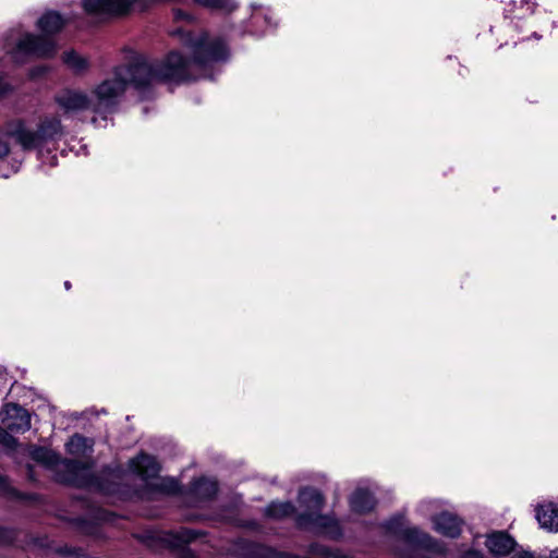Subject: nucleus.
I'll return each mask as SVG.
<instances>
[{
  "instance_id": "nucleus-4",
  "label": "nucleus",
  "mask_w": 558,
  "mask_h": 558,
  "mask_svg": "<svg viewBox=\"0 0 558 558\" xmlns=\"http://www.w3.org/2000/svg\"><path fill=\"white\" fill-rule=\"evenodd\" d=\"M3 135L13 138L23 150L36 149L41 154L46 145L61 138L63 126L58 117H45L37 130L22 120H14L5 125Z\"/></svg>"
},
{
  "instance_id": "nucleus-11",
  "label": "nucleus",
  "mask_w": 558,
  "mask_h": 558,
  "mask_svg": "<svg viewBox=\"0 0 558 558\" xmlns=\"http://www.w3.org/2000/svg\"><path fill=\"white\" fill-rule=\"evenodd\" d=\"M486 547L494 556H507L514 548V539L505 532H493L487 535Z\"/></svg>"
},
{
  "instance_id": "nucleus-12",
  "label": "nucleus",
  "mask_w": 558,
  "mask_h": 558,
  "mask_svg": "<svg viewBox=\"0 0 558 558\" xmlns=\"http://www.w3.org/2000/svg\"><path fill=\"white\" fill-rule=\"evenodd\" d=\"M375 498L372 492L366 488H356L350 497L351 511L364 514L372 511L375 507Z\"/></svg>"
},
{
  "instance_id": "nucleus-27",
  "label": "nucleus",
  "mask_w": 558,
  "mask_h": 558,
  "mask_svg": "<svg viewBox=\"0 0 558 558\" xmlns=\"http://www.w3.org/2000/svg\"><path fill=\"white\" fill-rule=\"evenodd\" d=\"M512 558H533V556L524 553V554L514 555Z\"/></svg>"
},
{
  "instance_id": "nucleus-6",
  "label": "nucleus",
  "mask_w": 558,
  "mask_h": 558,
  "mask_svg": "<svg viewBox=\"0 0 558 558\" xmlns=\"http://www.w3.org/2000/svg\"><path fill=\"white\" fill-rule=\"evenodd\" d=\"M129 471L138 476L153 490L174 495L179 493L180 486L172 477H158L160 465L153 456L140 453L129 462Z\"/></svg>"
},
{
  "instance_id": "nucleus-25",
  "label": "nucleus",
  "mask_w": 558,
  "mask_h": 558,
  "mask_svg": "<svg viewBox=\"0 0 558 558\" xmlns=\"http://www.w3.org/2000/svg\"><path fill=\"white\" fill-rule=\"evenodd\" d=\"M462 558H485L478 550H468L463 554Z\"/></svg>"
},
{
  "instance_id": "nucleus-20",
  "label": "nucleus",
  "mask_w": 558,
  "mask_h": 558,
  "mask_svg": "<svg viewBox=\"0 0 558 558\" xmlns=\"http://www.w3.org/2000/svg\"><path fill=\"white\" fill-rule=\"evenodd\" d=\"M197 5L203 8L215 10V11H223L231 12L236 8V3L233 0H193Z\"/></svg>"
},
{
  "instance_id": "nucleus-22",
  "label": "nucleus",
  "mask_w": 558,
  "mask_h": 558,
  "mask_svg": "<svg viewBox=\"0 0 558 558\" xmlns=\"http://www.w3.org/2000/svg\"><path fill=\"white\" fill-rule=\"evenodd\" d=\"M0 444L9 449H13L17 445V440L11 434H9L4 426H0Z\"/></svg>"
},
{
  "instance_id": "nucleus-13",
  "label": "nucleus",
  "mask_w": 558,
  "mask_h": 558,
  "mask_svg": "<svg viewBox=\"0 0 558 558\" xmlns=\"http://www.w3.org/2000/svg\"><path fill=\"white\" fill-rule=\"evenodd\" d=\"M536 519L543 529L558 532V506L549 502L539 506L536 510Z\"/></svg>"
},
{
  "instance_id": "nucleus-19",
  "label": "nucleus",
  "mask_w": 558,
  "mask_h": 558,
  "mask_svg": "<svg viewBox=\"0 0 558 558\" xmlns=\"http://www.w3.org/2000/svg\"><path fill=\"white\" fill-rule=\"evenodd\" d=\"M199 536V533L194 530L182 529L175 533H167L163 541L171 547H181L189 544Z\"/></svg>"
},
{
  "instance_id": "nucleus-30",
  "label": "nucleus",
  "mask_w": 558,
  "mask_h": 558,
  "mask_svg": "<svg viewBox=\"0 0 558 558\" xmlns=\"http://www.w3.org/2000/svg\"><path fill=\"white\" fill-rule=\"evenodd\" d=\"M4 92H5V88L4 87H0V94L4 93Z\"/></svg>"
},
{
  "instance_id": "nucleus-17",
  "label": "nucleus",
  "mask_w": 558,
  "mask_h": 558,
  "mask_svg": "<svg viewBox=\"0 0 558 558\" xmlns=\"http://www.w3.org/2000/svg\"><path fill=\"white\" fill-rule=\"evenodd\" d=\"M94 441L90 438L75 434L65 444L68 453L72 456H84L92 451Z\"/></svg>"
},
{
  "instance_id": "nucleus-24",
  "label": "nucleus",
  "mask_w": 558,
  "mask_h": 558,
  "mask_svg": "<svg viewBox=\"0 0 558 558\" xmlns=\"http://www.w3.org/2000/svg\"><path fill=\"white\" fill-rule=\"evenodd\" d=\"M10 153V146L7 140L0 138V159L8 156Z\"/></svg>"
},
{
  "instance_id": "nucleus-26",
  "label": "nucleus",
  "mask_w": 558,
  "mask_h": 558,
  "mask_svg": "<svg viewBox=\"0 0 558 558\" xmlns=\"http://www.w3.org/2000/svg\"><path fill=\"white\" fill-rule=\"evenodd\" d=\"M8 489L7 480L0 475V490L5 492Z\"/></svg>"
},
{
  "instance_id": "nucleus-10",
  "label": "nucleus",
  "mask_w": 558,
  "mask_h": 558,
  "mask_svg": "<svg viewBox=\"0 0 558 558\" xmlns=\"http://www.w3.org/2000/svg\"><path fill=\"white\" fill-rule=\"evenodd\" d=\"M434 530L447 537H458L461 533V520L449 512H441L433 518Z\"/></svg>"
},
{
  "instance_id": "nucleus-31",
  "label": "nucleus",
  "mask_w": 558,
  "mask_h": 558,
  "mask_svg": "<svg viewBox=\"0 0 558 558\" xmlns=\"http://www.w3.org/2000/svg\"><path fill=\"white\" fill-rule=\"evenodd\" d=\"M92 122H93L94 124H96V123H97V118H93Z\"/></svg>"
},
{
  "instance_id": "nucleus-9",
  "label": "nucleus",
  "mask_w": 558,
  "mask_h": 558,
  "mask_svg": "<svg viewBox=\"0 0 558 558\" xmlns=\"http://www.w3.org/2000/svg\"><path fill=\"white\" fill-rule=\"evenodd\" d=\"M535 8L536 3L531 0H511L505 7V16L519 27V22L532 16Z\"/></svg>"
},
{
  "instance_id": "nucleus-5",
  "label": "nucleus",
  "mask_w": 558,
  "mask_h": 558,
  "mask_svg": "<svg viewBox=\"0 0 558 558\" xmlns=\"http://www.w3.org/2000/svg\"><path fill=\"white\" fill-rule=\"evenodd\" d=\"M385 527L389 533L402 538L410 547L411 553L408 558H434L433 556L445 553L444 545L430 535L417 527L405 526L403 515L392 517L386 522Z\"/></svg>"
},
{
  "instance_id": "nucleus-23",
  "label": "nucleus",
  "mask_w": 558,
  "mask_h": 558,
  "mask_svg": "<svg viewBox=\"0 0 558 558\" xmlns=\"http://www.w3.org/2000/svg\"><path fill=\"white\" fill-rule=\"evenodd\" d=\"M173 16L175 21H187L191 22L193 20L192 15L178 9L173 12Z\"/></svg>"
},
{
  "instance_id": "nucleus-2",
  "label": "nucleus",
  "mask_w": 558,
  "mask_h": 558,
  "mask_svg": "<svg viewBox=\"0 0 558 558\" xmlns=\"http://www.w3.org/2000/svg\"><path fill=\"white\" fill-rule=\"evenodd\" d=\"M31 458L54 472L60 483L98 490L106 495L123 494L119 483H108L109 480H122L120 472L104 471L101 476H95L90 468L80 461L61 459L53 450L46 447H33Z\"/></svg>"
},
{
  "instance_id": "nucleus-14",
  "label": "nucleus",
  "mask_w": 558,
  "mask_h": 558,
  "mask_svg": "<svg viewBox=\"0 0 558 558\" xmlns=\"http://www.w3.org/2000/svg\"><path fill=\"white\" fill-rule=\"evenodd\" d=\"M65 19L56 11H48L37 22V27L46 35L60 32L65 25Z\"/></svg>"
},
{
  "instance_id": "nucleus-16",
  "label": "nucleus",
  "mask_w": 558,
  "mask_h": 558,
  "mask_svg": "<svg viewBox=\"0 0 558 558\" xmlns=\"http://www.w3.org/2000/svg\"><path fill=\"white\" fill-rule=\"evenodd\" d=\"M62 61L76 75L85 73L89 68L88 59L75 50L65 51Z\"/></svg>"
},
{
  "instance_id": "nucleus-1",
  "label": "nucleus",
  "mask_w": 558,
  "mask_h": 558,
  "mask_svg": "<svg viewBox=\"0 0 558 558\" xmlns=\"http://www.w3.org/2000/svg\"><path fill=\"white\" fill-rule=\"evenodd\" d=\"M173 34L182 37V43L192 54L191 59H185L178 51H171L160 62H149L145 57H136L129 65L116 66L111 75L96 85L90 94L76 88L60 90L54 96L56 104L64 114L75 116L92 111L106 121L129 85L144 92L158 82L182 83L207 77V69L214 63L227 60L229 56L227 45L220 38H209L207 33L195 36L178 28Z\"/></svg>"
},
{
  "instance_id": "nucleus-29",
  "label": "nucleus",
  "mask_w": 558,
  "mask_h": 558,
  "mask_svg": "<svg viewBox=\"0 0 558 558\" xmlns=\"http://www.w3.org/2000/svg\"><path fill=\"white\" fill-rule=\"evenodd\" d=\"M64 287H65V289H66V290H69V289L71 288V283H70V281H65V282H64Z\"/></svg>"
},
{
  "instance_id": "nucleus-15",
  "label": "nucleus",
  "mask_w": 558,
  "mask_h": 558,
  "mask_svg": "<svg viewBox=\"0 0 558 558\" xmlns=\"http://www.w3.org/2000/svg\"><path fill=\"white\" fill-rule=\"evenodd\" d=\"M265 517L274 520H282L296 514V509L290 501H272L264 510Z\"/></svg>"
},
{
  "instance_id": "nucleus-28",
  "label": "nucleus",
  "mask_w": 558,
  "mask_h": 558,
  "mask_svg": "<svg viewBox=\"0 0 558 558\" xmlns=\"http://www.w3.org/2000/svg\"><path fill=\"white\" fill-rule=\"evenodd\" d=\"M550 558H558V548H555L549 554Z\"/></svg>"
},
{
  "instance_id": "nucleus-21",
  "label": "nucleus",
  "mask_w": 558,
  "mask_h": 558,
  "mask_svg": "<svg viewBox=\"0 0 558 558\" xmlns=\"http://www.w3.org/2000/svg\"><path fill=\"white\" fill-rule=\"evenodd\" d=\"M310 553L313 556H317L319 558H348L347 556L342 555L339 550H332L319 544L311 545Z\"/></svg>"
},
{
  "instance_id": "nucleus-7",
  "label": "nucleus",
  "mask_w": 558,
  "mask_h": 558,
  "mask_svg": "<svg viewBox=\"0 0 558 558\" xmlns=\"http://www.w3.org/2000/svg\"><path fill=\"white\" fill-rule=\"evenodd\" d=\"M57 45L54 40L45 36L25 34L16 44L14 50L10 51L15 58L21 56H35L40 58H50L54 56Z\"/></svg>"
},
{
  "instance_id": "nucleus-3",
  "label": "nucleus",
  "mask_w": 558,
  "mask_h": 558,
  "mask_svg": "<svg viewBox=\"0 0 558 558\" xmlns=\"http://www.w3.org/2000/svg\"><path fill=\"white\" fill-rule=\"evenodd\" d=\"M298 502L304 511L295 517L298 527L337 539L342 535V529L338 520L331 515H323L324 496L313 487L300 489Z\"/></svg>"
},
{
  "instance_id": "nucleus-8",
  "label": "nucleus",
  "mask_w": 558,
  "mask_h": 558,
  "mask_svg": "<svg viewBox=\"0 0 558 558\" xmlns=\"http://www.w3.org/2000/svg\"><path fill=\"white\" fill-rule=\"evenodd\" d=\"M2 425L12 433H25L31 428V415L27 410L15 403H8L0 411Z\"/></svg>"
},
{
  "instance_id": "nucleus-18",
  "label": "nucleus",
  "mask_w": 558,
  "mask_h": 558,
  "mask_svg": "<svg viewBox=\"0 0 558 558\" xmlns=\"http://www.w3.org/2000/svg\"><path fill=\"white\" fill-rule=\"evenodd\" d=\"M217 483L209 478H198L193 482L191 493L198 499H208L216 495Z\"/></svg>"
}]
</instances>
